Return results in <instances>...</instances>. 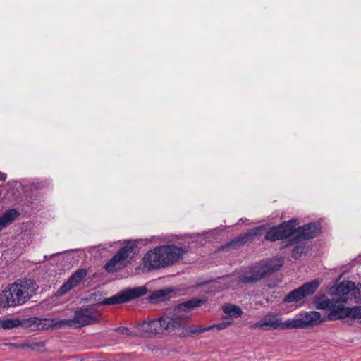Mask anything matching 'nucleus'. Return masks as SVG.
Returning a JSON list of instances; mask_svg holds the SVG:
<instances>
[{"instance_id": "obj_1", "label": "nucleus", "mask_w": 361, "mask_h": 361, "mask_svg": "<svg viewBox=\"0 0 361 361\" xmlns=\"http://www.w3.org/2000/svg\"><path fill=\"white\" fill-rule=\"evenodd\" d=\"M297 219H292L290 221H283L278 226H272L267 231V225L257 226L249 229L245 233L237 236L233 240L227 243L221 247L222 250H230L238 248L247 243H251L257 237L261 236L264 231H266L264 239L270 242L286 239L292 235L298 225Z\"/></svg>"}, {"instance_id": "obj_2", "label": "nucleus", "mask_w": 361, "mask_h": 361, "mask_svg": "<svg viewBox=\"0 0 361 361\" xmlns=\"http://www.w3.org/2000/svg\"><path fill=\"white\" fill-rule=\"evenodd\" d=\"M189 252L186 246L178 247L173 244L158 246L150 250L142 257V264L148 271L173 265Z\"/></svg>"}, {"instance_id": "obj_3", "label": "nucleus", "mask_w": 361, "mask_h": 361, "mask_svg": "<svg viewBox=\"0 0 361 361\" xmlns=\"http://www.w3.org/2000/svg\"><path fill=\"white\" fill-rule=\"evenodd\" d=\"M36 286L33 279H18L0 294V306L5 308L25 304L33 295Z\"/></svg>"}, {"instance_id": "obj_4", "label": "nucleus", "mask_w": 361, "mask_h": 361, "mask_svg": "<svg viewBox=\"0 0 361 361\" xmlns=\"http://www.w3.org/2000/svg\"><path fill=\"white\" fill-rule=\"evenodd\" d=\"M180 328H183V320L173 310L158 318L144 320L137 325L138 330L144 336H151L162 334L164 331H173Z\"/></svg>"}, {"instance_id": "obj_5", "label": "nucleus", "mask_w": 361, "mask_h": 361, "mask_svg": "<svg viewBox=\"0 0 361 361\" xmlns=\"http://www.w3.org/2000/svg\"><path fill=\"white\" fill-rule=\"evenodd\" d=\"M138 250L135 242L128 241L105 264L104 269L109 273H115L124 268L130 263Z\"/></svg>"}, {"instance_id": "obj_6", "label": "nucleus", "mask_w": 361, "mask_h": 361, "mask_svg": "<svg viewBox=\"0 0 361 361\" xmlns=\"http://www.w3.org/2000/svg\"><path fill=\"white\" fill-rule=\"evenodd\" d=\"M281 264L260 263L242 271L238 280L243 283H253L279 271Z\"/></svg>"}, {"instance_id": "obj_7", "label": "nucleus", "mask_w": 361, "mask_h": 361, "mask_svg": "<svg viewBox=\"0 0 361 361\" xmlns=\"http://www.w3.org/2000/svg\"><path fill=\"white\" fill-rule=\"evenodd\" d=\"M100 320L101 314L94 308H79L75 310L72 319L61 320L59 326L66 324L70 326L81 327L96 324Z\"/></svg>"}, {"instance_id": "obj_8", "label": "nucleus", "mask_w": 361, "mask_h": 361, "mask_svg": "<svg viewBox=\"0 0 361 361\" xmlns=\"http://www.w3.org/2000/svg\"><path fill=\"white\" fill-rule=\"evenodd\" d=\"M147 293V289L145 286L127 288L116 295L104 299L99 304L102 305L122 304L143 296Z\"/></svg>"}, {"instance_id": "obj_9", "label": "nucleus", "mask_w": 361, "mask_h": 361, "mask_svg": "<svg viewBox=\"0 0 361 361\" xmlns=\"http://www.w3.org/2000/svg\"><path fill=\"white\" fill-rule=\"evenodd\" d=\"M250 328L252 329H259L263 331L290 329V319L282 322L281 317L274 313L269 312L259 322L252 324Z\"/></svg>"}, {"instance_id": "obj_10", "label": "nucleus", "mask_w": 361, "mask_h": 361, "mask_svg": "<svg viewBox=\"0 0 361 361\" xmlns=\"http://www.w3.org/2000/svg\"><path fill=\"white\" fill-rule=\"evenodd\" d=\"M319 286V281L317 279L305 283L288 293L283 298V302L288 303L298 302L307 296L312 295Z\"/></svg>"}, {"instance_id": "obj_11", "label": "nucleus", "mask_w": 361, "mask_h": 361, "mask_svg": "<svg viewBox=\"0 0 361 361\" xmlns=\"http://www.w3.org/2000/svg\"><path fill=\"white\" fill-rule=\"evenodd\" d=\"M295 232L296 234L289 240L288 245H293L303 240L316 238L320 233L321 228L319 224L309 223L298 228H295Z\"/></svg>"}, {"instance_id": "obj_12", "label": "nucleus", "mask_w": 361, "mask_h": 361, "mask_svg": "<svg viewBox=\"0 0 361 361\" xmlns=\"http://www.w3.org/2000/svg\"><path fill=\"white\" fill-rule=\"evenodd\" d=\"M323 319L319 312L311 311L302 314L300 317L290 319V329H305L308 326H314L321 324Z\"/></svg>"}, {"instance_id": "obj_13", "label": "nucleus", "mask_w": 361, "mask_h": 361, "mask_svg": "<svg viewBox=\"0 0 361 361\" xmlns=\"http://www.w3.org/2000/svg\"><path fill=\"white\" fill-rule=\"evenodd\" d=\"M207 302L206 299L193 298L188 301L178 304L173 310V313H177L178 316L183 320V328L185 326L188 317L182 312H188L195 307H200Z\"/></svg>"}, {"instance_id": "obj_14", "label": "nucleus", "mask_w": 361, "mask_h": 361, "mask_svg": "<svg viewBox=\"0 0 361 361\" xmlns=\"http://www.w3.org/2000/svg\"><path fill=\"white\" fill-rule=\"evenodd\" d=\"M87 276V271L84 269L75 271L68 279L58 289L56 295L61 296L72 288L77 286Z\"/></svg>"}, {"instance_id": "obj_15", "label": "nucleus", "mask_w": 361, "mask_h": 361, "mask_svg": "<svg viewBox=\"0 0 361 361\" xmlns=\"http://www.w3.org/2000/svg\"><path fill=\"white\" fill-rule=\"evenodd\" d=\"M345 303L334 298L327 314L329 320H336L349 317L350 310H348V307H344Z\"/></svg>"}, {"instance_id": "obj_16", "label": "nucleus", "mask_w": 361, "mask_h": 361, "mask_svg": "<svg viewBox=\"0 0 361 361\" xmlns=\"http://www.w3.org/2000/svg\"><path fill=\"white\" fill-rule=\"evenodd\" d=\"M351 292H353L355 298L357 299L356 292L360 293V290L356 289L355 283L350 281H343L336 288V295L338 296L336 299L346 302Z\"/></svg>"}, {"instance_id": "obj_17", "label": "nucleus", "mask_w": 361, "mask_h": 361, "mask_svg": "<svg viewBox=\"0 0 361 361\" xmlns=\"http://www.w3.org/2000/svg\"><path fill=\"white\" fill-rule=\"evenodd\" d=\"M24 328L29 329L31 331H42L47 328L49 320L47 319H39L37 317H30L20 321Z\"/></svg>"}, {"instance_id": "obj_18", "label": "nucleus", "mask_w": 361, "mask_h": 361, "mask_svg": "<svg viewBox=\"0 0 361 361\" xmlns=\"http://www.w3.org/2000/svg\"><path fill=\"white\" fill-rule=\"evenodd\" d=\"M18 215L19 212L14 209L6 210L0 216V231L11 224Z\"/></svg>"}, {"instance_id": "obj_19", "label": "nucleus", "mask_w": 361, "mask_h": 361, "mask_svg": "<svg viewBox=\"0 0 361 361\" xmlns=\"http://www.w3.org/2000/svg\"><path fill=\"white\" fill-rule=\"evenodd\" d=\"M172 291L173 290L169 288L156 290L148 297V300L151 303L164 301L169 298V295L171 293Z\"/></svg>"}, {"instance_id": "obj_20", "label": "nucleus", "mask_w": 361, "mask_h": 361, "mask_svg": "<svg viewBox=\"0 0 361 361\" xmlns=\"http://www.w3.org/2000/svg\"><path fill=\"white\" fill-rule=\"evenodd\" d=\"M223 312L230 316L232 318H238L240 317L243 314L242 309L235 305L232 304H226L222 307Z\"/></svg>"}, {"instance_id": "obj_21", "label": "nucleus", "mask_w": 361, "mask_h": 361, "mask_svg": "<svg viewBox=\"0 0 361 361\" xmlns=\"http://www.w3.org/2000/svg\"><path fill=\"white\" fill-rule=\"evenodd\" d=\"M334 299L326 298L325 295L316 296L314 302L317 309L329 310Z\"/></svg>"}, {"instance_id": "obj_22", "label": "nucleus", "mask_w": 361, "mask_h": 361, "mask_svg": "<svg viewBox=\"0 0 361 361\" xmlns=\"http://www.w3.org/2000/svg\"><path fill=\"white\" fill-rule=\"evenodd\" d=\"M20 320L18 319H6L0 320V327L4 329H11L20 326Z\"/></svg>"}, {"instance_id": "obj_23", "label": "nucleus", "mask_w": 361, "mask_h": 361, "mask_svg": "<svg viewBox=\"0 0 361 361\" xmlns=\"http://www.w3.org/2000/svg\"><path fill=\"white\" fill-rule=\"evenodd\" d=\"M212 329V327H201L198 326H189L188 329L185 331V336H191L192 334H200L205 331H209Z\"/></svg>"}, {"instance_id": "obj_24", "label": "nucleus", "mask_w": 361, "mask_h": 361, "mask_svg": "<svg viewBox=\"0 0 361 361\" xmlns=\"http://www.w3.org/2000/svg\"><path fill=\"white\" fill-rule=\"evenodd\" d=\"M307 247L305 245H299L295 246L292 251V257L295 259L299 258L302 254L307 251Z\"/></svg>"}, {"instance_id": "obj_25", "label": "nucleus", "mask_w": 361, "mask_h": 361, "mask_svg": "<svg viewBox=\"0 0 361 361\" xmlns=\"http://www.w3.org/2000/svg\"><path fill=\"white\" fill-rule=\"evenodd\" d=\"M233 319H230L229 320L224 321L216 324H213L209 326L208 327H212V329L216 328L217 330H222L231 325L233 324Z\"/></svg>"}, {"instance_id": "obj_26", "label": "nucleus", "mask_w": 361, "mask_h": 361, "mask_svg": "<svg viewBox=\"0 0 361 361\" xmlns=\"http://www.w3.org/2000/svg\"><path fill=\"white\" fill-rule=\"evenodd\" d=\"M350 310L349 317L353 319H361V306H355L353 308L348 307Z\"/></svg>"}, {"instance_id": "obj_27", "label": "nucleus", "mask_w": 361, "mask_h": 361, "mask_svg": "<svg viewBox=\"0 0 361 361\" xmlns=\"http://www.w3.org/2000/svg\"><path fill=\"white\" fill-rule=\"evenodd\" d=\"M115 331H117V332H120L122 334H126V335H128L129 334V332L130 331L128 330V328H126V327H117L114 329Z\"/></svg>"}, {"instance_id": "obj_28", "label": "nucleus", "mask_w": 361, "mask_h": 361, "mask_svg": "<svg viewBox=\"0 0 361 361\" xmlns=\"http://www.w3.org/2000/svg\"><path fill=\"white\" fill-rule=\"evenodd\" d=\"M6 178V174L0 171V181H4Z\"/></svg>"}]
</instances>
